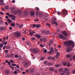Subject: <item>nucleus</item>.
Returning <instances> with one entry per match:
<instances>
[{"mask_svg":"<svg viewBox=\"0 0 75 75\" xmlns=\"http://www.w3.org/2000/svg\"><path fill=\"white\" fill-rule=\"evenodd\" d=\"M64 44L65 46L66 47H75V43L74 42L71 41V40L66 41L64 42Z\"/></svg>","mask_w":75,"mask_h":75,"instance_id":"nucleus-1","label":"nucleus"},{"mask_svg":"<svg viewBox=\"0 0 75 75\" xmlns=\"http://www.w3.org/2000/svg\"><path fill=\"white\" fill-rule=\"evenodd\" d=\"M14 35L16 37H19L21 36V33L19 32H16L14 33Z\"/></svg>","mask_w":75,"mask_h":75,"instance_id":"nucleus-2","label":"nucleus"},{"mask_svg":"<svg viewBox=\"0 0 75 75\" xmlns=\"http://www.w3.org/2000/svg\"><path fill=\"white\" fill-rule=\"evenodd\" d=\"M63 15L65 16V15H67L68 14V11L65 9L63 10L62 11Z\"/></svg>","mask_w":75,"mask_h":75,"instance_id":"nucleus-3","label":"nucleus"},{"mask_svg":"<svg viewBox=\"0 0 75 75\" xmlns=\"http://www.w3.org/2000/svg\"><path fill=\"white\" fill-rule=\"evenodd\" d=\"M52 23L53 24H56V25H58V23H57V19L54 18V19L52 20Z\"/></svg>","mask_w":75,"mask_h":75,"instance_id":"nucleus-4","label":"nucleus"},{"mask_svg":"<svg viewBox=\"0 0 75 75\" xmlns=\"http://www.w3.org/2000/svg\"><path fill=\"white\" fill-rule=\"evenodd\" d=\"M31 65V63H29L28 62H26L25 63L24 67L25 68H27L28 67L29 65Z\"/></svg>","mask_w":75,"mask_h":75,"instance_id":"nucleus-5","label":"nucleus"},{"mask_svg":"<svg viewBox=\"0 0 75 75\" xmlns=\"http://www.w3.org/2000/svg\"><path fill=\"white\" fill-rule=\"evenodd\" d=\"M32 52H33V53H38V52H39L38 49H36L35 48L33 49L32 50Z\"/></svg>","mask_w":75,"mask_h":75,"instance_id":"nucleus-6","label":"nucleus"},{"mask_svg":"<svg viewBox=\"0 0 75 75\" xmlns=\"http://www.w3.org/2000/svg\"><path fill=\"white\" fill-rule=\"evenodd\" d=\"M72 51V47H68L67 48L66 51L67 52H70Z\"/></svg>","mask_w":75,"mask_h":75,"instance_id":"nucleus-7","label":"nucleus"},{"mask_svg":"<svg viewBox=\"0 0 75 75\" xmlns=\"http://www.w3.org/2000/svg\"><path fill=\"white\" fill-rule=\"evenodd\" d=\"M53 42H54L53 40H50L49 42L48 43V45H49V46H51V45L52 44H53Z\"/></svg>","mask_w":75,"mask_h":75,"instance_id":"nucleus-8","label":"nucleus"},{"mask_svg":"<svg viewBox=\"0 0 75 75\" xmlns=\"http://www.w3.org/2000/svg\"><path fill=\"white\" fill-rule=\"evenodd\" d=\"M34 72H35V70L33 69H32L30 70V74H33V75L34 74Z\"/></svg>","mask_w":75,"mask_h":75,"instance_id":"nucleus-9","label":"nucleus"},{"mask_svg":"<svg viewBox=\"0 0 75 75\" xmlns=\"http://www.w3.org/2000/svg\"><path fill=\"white\" fill-rule=\"evenodd\" d=\"M4 45V40L2 41L1 43H0V47H3Z\"/></svg>","mask_w":75,"mask_h":75,"instance_id":"nucleus-10","label":"nucleus"},{"mask_svg":"<svg viewBox=\"0 0 75 75\" xmlns=\"http://www.w3.org/2000/svg\"><path fill=\"white\" fill-rule=\"evenodd\" d=\"M62 34L63 35H64L65 37H67L68 36V33L65 31H63L62 32Z\"/></svg>","mask_w":75,"mask_h":75,"instance_id":"nucleus-11","label":"nucleus"},{"mask_svg":"<svg viewBox=\"0 0 75 75\" xmlns=\"http://www.w3.org/2000/svg\"><path fill=\"white\" fill-rule=\"evenodd\" d=\"M16 13H17L19 14V15H20L21 14V11L20 10H18L17 11H16Z\"/></svg>","mask_w":75,"mask_h":75,"instance_id":"nucleus-12","label":"nucleus"},{"mask_svg":"<svg viewBox=\"0 0 75 75\" xmlns=\"http://www.w3.org/2000/svg\"><path fill=\"white\" fill-rule=\"evenodd\" d=\"M30 15L32 16H34V14H35V13L33 11H31L30 13Z\"/></svg>","mask_w":75,"mask_h":75,"instance_id":"nucleus-13","label":"nucleus"},{"mask_svg":"<svg viewBox=\"0 0 75 75\" xmlns=\"http://www.w3.org/2000/svg\"><path fill=\"white\" fill-rule=\"evenodd\" d=\"M48 18V16L47 15H45L44 17V20H45V21H47Z\"/></svg>","mask_w":75,"mask_h":75,"instance_id":"nucleus-14","label":"nucleus"},{"mask_svg":"<svg viewBox=\"0 0 75 75\" xmlns=\"http://www.w3.org/2000/svg\"><path fill=\"white\" fill-rule=\"evenodd\" d=\"M59 37L61 39H63L64 38V35L62 34H60L59 35Z\"/></svg>","mask_w":75,"mask_h":75,"instance_id":"nucleus-15","label":"nucleus"},{"mask_svg":"<svg viewBox=\"0 0 75 75\" xmlns=\"http://www.w3.org/2000/svg\"><path fill=\"white\" fill-rule=\"evenodd\" d=\"M63 70L64 69L62 68H60L59 69V71L60 72H62L63 71Z\"/></svg>","mask_w":75,"mask_h":75,"instance_id":"nucleus-16","label":"nucleus"},{"mask_svg":"<svg viewBox=\"0 0 75 75\" xmlns=\"http://www.w3.org/2000/svg\"><path fill=\"white\" fill-rule=\"evenodd\" d=\"M54 47H61V46L60 45H58L57 44H54Z\"/></svg>","mask_w":75,"mask_h":75,"instance_id":"nucleus-17","label":"nucleus"},{"mask_svg":"<svg viewBox=\"0 0 75 75\" xmlns=\"http://www.w3.org/2000/svg\"><path fill=\"white\" fill-rule=\"evenodd\" d=\"M66 57L67 58H71V57H72V56H71L69 54H67L66 55Z\"/></svg>","mask_w":75,"mask_h":75,"instance_id":"nucleus-18","label":"nucleus"},{"mask_svg":"<svg viewBox=\"0 0 75 75\" xmlns=\"http://www.w3.org/2000/svg\"><path fill=\"white\" fill-rule=\"evenodd\" d=\"M24 14L25 16H27L28 15V12L27 11H26L24 13Z\"/></svg>","mask_w":75,"mask_h":75,"instance_id":"nucleus-19","label":"nucleus"},{"mask_svg":"<svg viewBox=\"0 0 75 75\" xmlns=\"http://www.w3.org/2000/svg\"><path fill=\"white\" fill-rule=\"evenodd\" d=\"M35 36L38 38H41V36L39 35H35Z\"/></svg>","mask_w":75,"mask_h":75,"instance_id":"nucleus-20","label":"nucleus"},{"mask_svg":"<svg viewBox=\"0 0 75 75\" xmlns=\"http://www.w3.org/2000/svg\"><path fill=\"white\" fill-rule=\"evenodd\" d=\"M0 4H1V5H3V4H4L3 1V0H0Z\"/></svg>","mask_w":75,"mask_h":75,"instance_id":"nucleus-21","label":"nucleus"},{"mask_svg":"<svg viewBox=\"0 0 75 75\" xmlns=\"http://www.w3.org/2000/svg\"><path fill=\"white\" fill-rule=\"evenodd\" d=\"M10 73L9 70H6L5 71V73L6 74H8Z\"/></svg>","mask_w":75,"mask_h":75,"instance_id":"nucleus-22","label":"nucleus"},{"mask_svg":"<svg viewBox=\"0 0 75 75\" xmlns=\"http://www.w3.org/2000/svg\"><path fill=\"white\" fill-rule=\"evenodd\" d=\"M35 32H32L30 33V35H31L32 36L33 35V34H35Z\"/></svg>","mask_w":75,"mask_h":75,"instance_id":"nucleus-23","label":"nucleus"},{"mask_svg":"<svg viewBox=\"0 0 75 75\" xmlns=\"http://www.w3.org/2000/svg\"><path fill=\"white\" fill-rule=\"evenodd\" d=\"M52 52H52L50 51L48 52L47 53V54L50 55V54H52Z\"/></svg>","mask_w":75,"mask_h":75,"instance_id":"nucleus-24","label":"nucleus"},{"mask_svg":"<svg viewBox=\"0 0 75 75\" xmlns=\"http://www.w3.org/2000/svg\"><path fill=\"white\" fill-rule=\"evenodd\" d=\"M9 17H11V18H15V16L13 15H9Z\"/></svg>","mask_w":75,"mask_h":75,"instance_id":"nucleus-25","label":"nucleus"},{"mask_svg":"<svg viewBox=\"0 0 75 75\" xmlns=\"http://www.w3.org/2000/svg\"><path fill=\"white\" fill-rule=\"evenodd\" d=\"M5 8L6 10H8L9 8V6H6L5 7Z\"/></svg>","mask_w":75,"mask_h":75,"instance_id":"nucleus-26","label":"nucleus"},{"mask_svg":"<svg viewBox=\"0 0 75 75\" xmlns=\"http://www.w3.org/2000/svg\"><path fill=\"white\" fill-rule=\"evenodd\" d=\"M60 66V65H59V64H57L55 65V67H56V68H58Z\"/></svg>","mask_w":75,"mask_h":75,"instance_id":"nucleus-27","label":"nucleus"},{"mask_svg":"<svg viewBox=\"0 0 75 75\" xmlns=\"http://www.w3.org/2000/svg\"><path fill=\"white\" fill-rule=\"evenodd\" d=\"M39 17H41L43 16V14H42V13H39Z\"/></svg>","mask_w":75,"mask_h":75,"instance_id":"nucleus-28","label":"nucleus"},{"mask_svg":"<svg viewBox=\"0 0 75 75\" xmlns=\"http://www.w3.org/2000/svg\"><path fill=\"white\" fill-rule=\"evenodd\" d=\"M50 51L53 52H54V49H53V48L50 47Z\"/></svg>","mask_w":75,"mask_h":75,"instance_id":"nucleus-29","label":"nucleus"},{"mask_svg":"<svg viewBox=\"0 0 75 75\" xmlns=\"http://www.w3.org/2000/svg\"><path fill=\"white\" fill-rule=\"evenodd\" d=\"M4 27H0V30H4Z\"/></svg>","mask_w":75,"mask_h":75,"instance_id":"nucleus-30","label":"nucleus"},{"mask_svg":"<svg viewBox=\"0 0 75 75\" xmlns=\"http://www.w3.org/2000/svg\"><path fill=\"white\" fill-rule=\"evenodd\" d=\"M7 21H8V23H11L12 21L10 19H8L7 20Z\"/></svg>","mask_w":75,"mask_h":75,"instance_id":"nucleus-31","label":"nucleus"},{"mask_svg":"<svg viewBox=\"0 0 75 75\" xmlns=\"http://www.w3.org/2000/svg\"><path fill=\"white\" fill-rule=\"evenodd\" d=\"M50 70L51 71H54V68L53 67H51L50 68Z\"/></svg>","mask_w":75,"mask_h":75,"instance_id":"nucleus-32","label":"nucleus"},{"mask_svg":"<svg viewBox=\"0 0 75 75\" xmlns=\"http://www.w3.org/2000/svg\"><path fill=\"white\" fill-rule=\"evenodd\" d=\"M41 27V25L40 24L37 25L36 26V28H38V27Z\"/></svg>","mask_w":75,"mask_h":75,"instance_id":"nucleus-33","label":"nucleus"},{"mask_svg":"<svg viewBox=\"0 0 75 75\" xmlns=\"http://www.w3.org/2000/svg\"><path fill=\"white\" fill-rule=\"evenodd\" d=\"M49 33H50V31L49 30H47L45 32V33L46 34H48Z\"/></svg>","mask_w":75,"mask_h":75,"instance_id":"nucleus-34","label":"nucleus"},{"mask_svg":"<svg viewBox=\"0 0 75 75\" xmlns=\"http://www.w3.org/2000/svg\"><path fill=\"white\" fill-rule=\"evenodd\" d=\"M64 70L66 71V72H68L69 71V69L67 68H66L64 69Z\"/></svg>","mask_w":75,"mask_h":75,"instance_id":"nucleus-35","label":"nucleus"},{"mask_svg":"<svg viewBox=\"0 0 75 75\" xmlns=\"http://www.w3.org/2000/svg\"><path fill=\"white\" fill-rule=\"evenodd\" d=\"M10 68H11L12 69V70H13H13H14V67H13L11 66H9Z\"/></svg>","mask_w":75,"mask_h":75,"instance_id":"nucleus-36","label":"nucleus"},{"mask_svg":"<svg viewBox=\"0 0 75 75\" xmlns=\"http://www.w3.org/2000/svg\"><path fill=\"white\" fill-rule=\"evenodd\" d=\"M48 66H51L52 65V64L51 63H48Z\"/></svg>","mask_w":75,"mask_h":75,"instance_id":"nucleus-37","label":"nucleus"},{"mask_svg":"<svg viewBox=\"0 0 75 75\" xmlns=\"http://www.w3.org/2000/svg\"><path fill=\"white\" fill-rule=\"evenodd\" d=\"M40 45L41 47H45V45H43L42 44H40Z\"/></svg>","mask_w":75,"mask_h":75,"instance_id":"nucleus-38","label":"nucleus"},{"mask_svg":"<svg viewBox=\"0 0 75 75\" xmlns=\"http://www.w3.org/2000/svg\"><path fill=\"white\" fill-rule=\"evenodd\" d=\"M40 14V13L38 11H37L36 12V15L37 16H38Z\"/></svg>","mask_w":75,"mask_h":75,"instance_id":"nucleus-39","label":"nucleus"},{"mask_svg":"<svg viewBox=\"0 0 75 75\" xmlns=\"http://www.w3.org/2000/svg\"><path fill=\"white\" fill-rule=\"evenodd\" d=\"M59 56V55H57L56 54V56H55V57L56 58H58V57Z\"/></svg>","mask_w":75,"mask_h":75,"instance_id":"nucleus-40","label":"nucleus"},{"mask_svg":"<svg viewBox=\"0 0 75 75\" xmlns=\"http://www.w3.org/2000/svg\"><path fill=\"white\" fill-rule=\"evenodd\" d=\"M48 63V62L47 61H45L44 62V63L45 65H46V64H47V63Z\"/></svg>","mask_w":75,"mask_h":75,"instance_id":"nucleus-41","label":"nucleus"},{"mask_svg":"<svg viewBox=\"0 0 75 75\" xmlns=\"http://www.w3.org/2000/svg\"><path fill=\"white\" fill-rule=\"evenodd\" d=\"M70 72L69 71H67L66 73L67 75H69L70 74Z\"/></svg>","mask_w":75,"mask_h":75,"instance_id":"nucleus-42","label":"nucleus"},{"mask_svg":"<svg viewBox=\"0 0 75 75\" xmlns=\"http://www.w3.org/2000/svg\"><path fill=\"white\" fill-rule=\"evenodd\" d=\"M26 44H27V45H28L30 46V42H27L26 43Z\"/></svg>","mask_w":75,"mask_h":75,"instance_id":"nucleus-43","label":"nucleus"},{"mask_svg":"<svg viewBox=\"0 0 75 75\" xmlns=\"http://www.w3.org/2000/svg\"><path fill=\"white\" fill-rule=\"evenodd\" d=\"M46 25H47V26H48L49 27H50V24L48 23H46Z\"/></svg>","mask_w":75,"mask_h":75,"instance_id":"nucleus-44","label":"nucleus"},{"mask_svg":"<svg viewBox=\"0 0 75 75\" xmlns=\"http://www.w3.org/2000/svg\"><path fill=\"white\" fill-rule=\"evenodd\" d=\"M46 41H47V38H45L43 39L44 42H46Z\"/></svg>","mask_w":75,"mask_h":75,"instance_id":"nucleus-45","label":"nucleus"},{"mask_svg":"<svg viewBox=\"0 0 75 75\" xmlns=\"http://www.w3.org/2000/svg\"><path fill=\"white\" fill-rule=\"evenodd\" d=\"M44 59V57H42L41 58L40 60L41 61H43Z\"/></svg>","mask_w":75,"mask_h":75,"instance_id":"nucleus-46","label":"nucleus"},{"mask_svg":"<svg viewBox=\"0 0 75 75\" xmlns=\"http://www.w3.org/2000/svg\"><path fill=\"white\" fill-rule=\"evenodd\" d=\"M11 25H12V27H14V26H15V24L12 23L11 24Z\"/></svg>","mask_w":75,"mask_h":75,"instance_id":"nucleus-47","label":"nucleus"},{"mask_svg":"<svg viewBox=\"0 0 75 75\" xmlns=\"http://www.w3.org/2000/svg\"><path fill=\"white\" fill-rule=\"evenodd\" d=\"M31 40H32L33 41H34V40H35V38H32Z\"/></svg>","mask_w":75,"mask_h":75,"instance_id":"nucleus-48","label":"nucleus"},{"mask_svg":"<svg viewBox=\"0 0 75 75\" xmlns=\"http://www.w3.org/2000/svg\"><path fill=\"white\" fill-rule=\"evenodd\" d=\"M14 54H11V55L10 57H14Z\"/></svg>","mask_w":75,"mask_h":75,"instance_id":"nucleus-49","label":"nucleus"},{"mask_svg":"<svg viewBox=\"0 0 75 75\" xmlns=\"http://www.w3.org/2000/svg\"><path fill=\"white\" fill-rule=\"evenodd\" d=\"M32 25V26H33V27H35L36 25V24H34L33 25Z\"/></svg>","mask_w":75,"mask_h":75,"instance_id":"nucleus-50","label":"nucleus"},{"mask_svg":"<svg viewBox=\"0 0 75 75\" xmlns=\"http://www.w3.org/2000/svg\"><path fill=\"white\" fill-rule=\"evenodd\" d=\"M35 10H39V8H38L36 7L35 8Z\"/></svg>","mask_w":75,"mask_h":75,"instance_id":"nucleus-51","label":"nucleus"},{"mask_svg":"<svg viewBox=\"0 0 75 75\" xmlns=\"http://www.w3.org/2000/svg\"><path fill=\"white\" fill-rule=\"evenodd\" d=\"M57 13L58 15H60V14H61V12L59 11H58L57 12Z\"/></svg>","mask_w":75,"mask_h":75,"instance_id":"nucleus-52","label":"nucleus"},{"mask_svg":"<svg viewBox=\"0 0 75 75\" xmlns=\"http://www.w3.org/2000/svg\"><path fill=\"white\" fill-rule=\"evenodd\" d=\"M51 56L47 57V59H51Z\"/></svg>","mask_w":75,"mask_h":75,"instance_id":"nucleus-53","label":"nucleus"},{"mask_svg":"<svg viewBox=\"0 0 75 75\" xmlns=\"http://www.w3.org/2000/svg\"><path fill=\"white\" fill-rule=\"evenodd\" d=\"M54 50H55V52H57L58 51V50H57V49H56V48H55Z\"/></svg>","mask_w":75,"mask_h":75,"instance_id":"nucleus-54","label":"nucleus"},{"mask_svg":"<svg viewBox=\"0 0 75 75\" xmlns=\"http://www.w3.org/2000/svg\"><path fill=\"white\" fill-rule=\"evenodd\" d=\"M40 41L41 42H42V41H43V39L41 38L40 39Z\"/></svg>","mask_w":75,"mask_h":75,"instance_id":"nucleus-55","label":"nucleus"},{"mask_svg":"<svg viewBox=\"0 0 75 75\" xmlns=\"http://www.w3.org/2000/svg\"><path fill=\"white\" fill-rule=\"evenodd\" d=\"M15 58H18V55H16L15 56Z\"/></svg>","mask_w":75,"mask_h":75,"instance_id":"nucleus-56","label":"nucleus"},{"mask_svg":"<svg viewBox=\"0 0 75 75\" xmlns=\"http://www.w3.org/2000/svg\"><path fill=\"white\" fill-rule=\"evenodd\" d=\"M63 65H64V66H66L67 65V63H66V62H64L63 63Z\"/></svg>","mask_w":75,"mask_h":75,"instance_id":"nucleus-57","label":"nucleus"},{"mask_svg":"<svg viewBox=\"0 0 75 75\" xmlns=\"http://www.w3.org/2000/svg\"><path fill=\"white\" fill-rule=\"evenodd\" d=\"M73 60H75V55L73 57Z\"/></svg>","mask_w":75,"mask_h":75,"instance_id":"nucleus-58","label":"nucleus"},{"mask_svg":"<svg viewBox=\"0 0 75 75\" xmlns=\"http://www.w3.org/2000/svg\"><path fill=\"white\" fill-rule=\"evenodd\" d=\"M47 50H45L44 51V53H47Z\"/></svg>","mask_w":75,"mask_h":75,"instance_id":"nucleus-59","label":"nucleus"},{"mask_svg":"<svg viewBox=\"0 0 75 75\" xmlns=\"http://www.w3.org/2000/svg\"><path fill=\"white\" fill-rule=\"evenodd\" d=\"M12 3H14L15 2V1L14 0H13L12 1Z\"/></svg>","mask_w":75,"mask_h":75,"instance_id":"nucleus-60","label":"nucleus"},{"mask_svg":"<svg viewBox=\"0 0 75 75\" xmlns=\"http://www.w3.org/2000/svg\"><path fill=\"white\" fill-rule=\"evenodd\" d=\"M72 72L74 73V74H75V69H74V70H73L72 71Z\"/></svg>","mask_w":75,"mask_h":75,"instance_id":"nucleus-61","label":"nucleus"},{"mask_svg":"<svg viewBox=\"0 0 75 75\" xmlns=\"http://www.w3.org/2000/svg\"><path fill=\"white\" fill-rule=\"evenodd\" d=\"M5 52L6 53H8V51L7 50H5Z\"/></svg>","mask_w":75,"mask_h":75,"instance_id":"nucleus-62","label":"nucleus"},{"mask_svg":"<svg viewBox=\"0 0 75 75\" xmlns=\"http://www.w3.org/2000/svg\"><path fill=\"white\" fill-rule=\"evenodd\" d=\"M23 26V25H21L20 26H19V27L20 28H22Z\"/></svg>","mask_w":75,"mask_h":75,"instance_id":"nucleus-63","label":"nucleus"},{"mask_svg":"<svg viewBox=\"0 0 75 75\" xmlns=\"http://www.w3.org/2000/svg\"><path fill=\"white\" fill-rule=\"evenodd\" d=\"M14 73L15 74H17V71H14Z\"/></svg>","mask_w":75,"mask_h":75,"instance_id":"nucleus-64","label":"nucleus"}]
</instances>
